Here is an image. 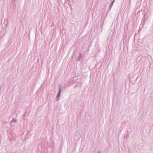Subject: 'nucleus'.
Listing matches in <instances>:
<instances>
[{"label":"nucleus","instance_id":"obj_1","mask_svg":"<svg viewBox=\"0 0 153 153\" xmlns=\"http://www.w3.org/2000/svg\"><path fill=\"white\" fill-rule=\"evenodd\" d=\"M61 89L62 88L61 85H59V87L58 92L56 96V100L57 101H58L59 100V97L60 96Z\"/></svg>","mask_w":153,"mask_h":153},{"label":"nucleus","instance_id":"obj_2","mask_svg":"<svg viewBox=\"0 0 153 153\" xmlns=\"http://www.w3.org/2000/svg\"><path fill=\"white\" fill-rule=\"evenodd\" d=\"M115 1V0H113L112 1V2H111V4L110 5L109 7V10H111V8L112 7L113 4L114 3V2Z\"/></svg>","mask_w":153,"mask_h":153},{"label":"nucleus","instance_id":"obj_3","mask_svg":"<svg viewBox=\"0 0 153 153\" xmlns=\"http://www.w3.org/2000/svg\"><path fill=\"white\" fill-rule=\"evenodd\" d=\"M12 122H14L15 123H16L17 120L15 119H13L12 120Z\"/></svg>","mask_w":153,"mask_h":153},{"label":"nucleus","instance_id":"obj_4","mask_svg":"<svg viewBox=\"0 0 153 153\" xmlns=\"http://www.w3.org/2000/svg\"><path fill=\"white\" fill-rule=\"evenodd\" d=\"M100 151H99V152H97V153H100Z\"/></svg>","mask_w":153,"mask_h":153}]
</instances>
